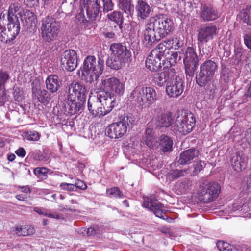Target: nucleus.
<instances>
[{"mask_svg":"<svg viewBox=\"0 0 251 251\" xmlns=\"http://www.w3.org/2000/svg\"><path fill=\"white\" fill-rule=\"evenodd\" d=\"M172 41V48H174L175 50H178L183 45V42L180 40V38L173 37L171 39Z\"/></svg>","mask_w":251,"mask_h":251,"instance_id":"nucleus-50","label":"nucleus"},{"mask_svg":"<svg viewBox=\"0 0 251 251\" xmlns=\"http://www.w3.org/2000/svg\"><path fill=\"white\" fill-rule=\"evenodd\" d=\"M111 57L106 62L107 67L114 70H119L130 59L131 54L126 46L121 43H113L110 45Z\"/></svg>","mask_w":251,"mask_h":251,"instance_id":"nucleus-2","label":"nucleus"},{"mask_svg":"<svg viewBox=\"0 0 251 251\" xmlns=\"http://www.w3.org/2000/svg\"><path fill=\"white\" fill-rule=\"evenodd\" d=\"M13 95L14 96V99L16 101L20 102L22 101L23 96L22 95L21 91L19 87H14Z\"/></svg>","mask_w":251,"mask_h":251,"instance_id":"nucleus-53","label":"nucleus"},{"mask_svg":"<svg viewBox=\"0 0 251 251\" xmlns=\"http://www.w3.org/2000/svg\"><path fill=\"white\" fill-rule=\"evenodd\" d=\"M85 101H76L74 97L65 96L64 100L65 111L70 115L80 113L83 110V107Z\"/></svg>","mask_w":251,"mask_h":251,"instance_id":"nucleus-17","label":"nucleus"},{"mask_svg":"<svg viewBox=\"0 0 251 251\" xmlns=\"http://www.w3.org/2000/svg\"><path fill=\"white\" fill-rule=\"evenodd\" d=\"M98 96L103 110V116H105L115 106L116 102L114 96L109 95L103 92L98 91Z\"/></svg>","mask_w":251,"mask_h":251,"instance_id":"nucleus-19","label":"nucleus"},{"mask_svg":"<svg viewBox=\"0 0 251 251\" xmlns=\"http://www.w3.org/2000/svg\"><path fill=\"white\" fill-rule=\"evenodd\" d=\"M135 9L138 19L142 20L149 17L152 11L151 6L144 0L138 1Z\"/></svg>","mask_w":251,"mask_h":251,"instance_id":"nucleus-24","label":"nucleus"},{"mask_svg":"<svg viewBox=\"0 0 251 251\" xmlns=\"http://www.w3.org/2000/svg\"><path fill=\"white\" fill-rule=\"evenodd\" d=\"M248 205L246 204H242V202H241V200H239L236 203H234L232 205V211H236L237 210H240L241 211H243V213H246V216H248V215H250L251 213H247L248 209Z\"/></svg>","mask_w":251,"mask_h":251,"instance_id":"nucleus-40","label":"nucleus"},{"mask_svg":"<svg viewBox=\"0 0 251 251\" xmlns=\"http://www.w3.org/2000/svg\"><path fill=\"white\" fill-rule=\"evenodd\" d=\"M104 61L99 58L97 61L94 56H87L84 61L81 70L83 79L92 83L98 80L104 70Z\"/></svg>","mask_w":251,"mask_h":251,"instance_id":"nucleus-1","label":"nucleus"},{"mask_svg":"<svg viewBox=\"0 0 251 251\" xmlns=\"http://www.w3.org/2000/svg\"><path fill=\"white\" fill-rule=\"evenodd\" d=\"M100 5L98 3L97 0L95 2H90L84 5V8L86 10V14L88 20H86L87 22L89 21H93L96 19L99 16L100 11Z\"/></svg>","mask_w":251,"mask_h":251,"instance_id":"nucleus-29","label":"nucleus"},{"mask_svg":"<svg viewBox=\"0 0 251 251\" xmlns=\"http://www.w3.org/2000/svg\"><path fill=\"white\" fill-rule=\"evenodd\" d=\"M33 157L35 160L43 161L46 160V157L43 153L40 151H36L33 155Z\"/></svg>","mask_w":251,"mask_h":251,"instance_id":"nucleus-55","label":"nucleus"},{"mask_svg":"<svg viewBox=\"0 0 251 251\" xmlns=\"http://www.w3.org/2000/svg\"><path fill=\"white\" fill-rule=\"evenodd\" d=\"M33 100L43 104H48L50 99V95L45 89H39L36 87L32 88Z\"/></svg>","mask_w":251,"mask_h":251,"instance_id":"nucleus-26","label":"nucleus"},{"mask_svg":"<svg viewBox=\"0 0 251 251\" xmlns=\"http://www.w3.org/2000/svg\"><path fill=\"white\" fill-rule=\"evenodd\" d=\"M8 31L5 28L0 31V40L4 43H7L13 41Z\"/></svg>","mask_w":251,"mask_h":251,"instance_id":"nucleus-46","label":"nucleus"},{"mask_svg":"<svg viewBox=\"0 0 251 251\" xmlns=\"http://www.w3.org/2000/svg\"><path fill=\"white\" fill-rule=\"evenodd\" d=\"M96 96L89 98L88 100L87 106L90 113L95 117H103V110L98 96V91L95 90Z\"/></svg>","mask_w":251,"mask_h":251,"instance_id":"nucleus-21","label":"nucleus"},{"mask_svg":"<svg viewBox=\"0 0 251 251\" xmlns=\"http://www.w3.org/2000/svg\"><path fill=\"white\" fill-rule=\"evenodd\" d=\"M200 17L204 21H211L220 17L219 12L210 4L201 5Z\"/></svg>","mask_w":251,"mask_h":251,"instance_id":"nucleus-22","label":"nucleus"},{"mask_svg":"<svg viewBox=\"0 0 251 251\" xmlns=\"http://www.w3.org/2000/svg\"><path fill=\"white\" fill-rule=\"evenodd\" d=\"M243 41L246 47L251 50V29L247 28L243 31Z\"/></svg>","mask_w":251,"mask_h":251,"instance_id":"nucleus-42","label":"nucleus"},{"mask_svg":"<svg viewBox=\"0 0 251 251\" xmlns=\"http://www.w3.org/2000/svg\"><path fill=\"white\" fill-rule=\"evenodd\" d=\"M195 124V115L190 112L182 111L177 113L176 121L171 129L175 133L185 135L192 130Z\"/></svg>","mask_w":251,"mask_h":251,"instance_id":"nucleus-4","label":"nucleus"},{"mask_svg":"<svg viewBox=\"0 0 251 251\" xmlns=\"http://www.w3.org/2000/svg\"><path fill=\"white\" fill-rule=\"evenodd\" d=\"M21 189V191L25 193H28L30 192V189L28 186H21L19 187Z\"/></svg>","mask_w":251,"mask_h":251,"instance_id":"nucleus-64","label":"nucleus"},{"mask_svg":"<svg viewBox=\"0 0 251 251\" xmlns=\"http://www.w3.org/2000/svg\"><path fill=\"white\" fill-rule=\"evenodd\" d=\"M127 131L123 125L118 122L109 125L105 129V135L110 138H119L123 137Z\"/></svg>","mask_w":251,"mask_h":251,"instance_id":"nucleus-20","label":"nucleus"},{"mask_svg":"<svg viewBox=\"0 0 251 251\" xmlns=\"http://www.w3.org/2000/svg\"><path fill=\"white\" fill-rule=\"evenodd\" d=\"M103 92L109 95H122L125 90V85L116 77H105L101 80L100 88L95 90Z\"/></svg>","mask_w":251,"mask_h":251,"instance_id":"nucleus-13","label":"nucleus"},{"mask_svg":"<svg viewBox=\"0 0 251 251\" xmlns=\"http://www.w3.org/2000/svg\"><path fill=\"white\" fill-rule=\"evenodd\" d=\"M130 97L141 105H150L157 98L155 89L152 87L137 86L131 93Z\"/></svg>","mask_w":251,"mask_h":251,"instance_id":"nucleus-8","label":"nucleus"},{"mask_svg":"<svg viewBox=\"0 0 251 251\" xmlns=\"http://www.w3.org/2000/svg\"><path fill=\"white\" fill-rule=\"evenodd\" d=\"M206 163L204 161H199L194 163V172H201L206 167Z\"/></svg>","mask_w":251,"mask_h":251,"instance_id":"nucleus-51","label":"nucleus"},{"mask_svg":"<svg viewBox=\"0 0 251 251\" xmlns=\"http://www.w3.org/2000/svg\"><path fill=\"white\" fill-rule=\"evenodd\" d=\"M74 185L75 186V188H78L80 189L84 190L87 188L86 184L84 183V182L80 180H76Z\"/></svg>","mask_w":251,"mask_h":251,"instance_id":"nucleus-59","label":"nucleus"},{"mask_svg":"<svg viewBox=\"0 0 251 251\" xmlns=\"http://www.w3.org/2000/svg\"><path fill=\"white\" fill-rule=\"evenodd\" d=\"M157 126L169 127L172 126L173 121L172 113L167 112L162 113L155 118Z\"/></svg>","mask_w":251,"mask_h":251,"instance_id":"nucleus-31","label":"nucleus"},{"mask_svg":"<svg viewBox=\"0 0 251 251\" xmlns=\"http://www.w3.org/2000/svg\"><path fill=\"white\" fill-rule=\"evenodd\" d=\"M164 42L166 44V45H164L166 48V49L169 51V48H171V45H172L171 39L165 40H164ZM167 54H168L169 56H168L169 58H170L171 57V54L170 55L169 52H168V53H167Z\"/></svg>","mask_w":251,"mask_h":251,"instance_id":"nucleus-62","label":"nucleus"},{"mask_svg":"<svg viewBox=\"0 0 251 251\" xmlns=\"http://www.w3.org/2000/svg\"><path fill=\"white\" fill-rule=\"evenodd\" d=\"M60 186L63 190L69 191H74L75 189L74 184L72 183H61Z\"/></svg>","mask_w":251,"mask_h":251,"instance_id":"nucleus-56","label":"nucleus"},{"mask_svg":"<svg viewBox=\"0 0 251 251\" xmlns=\"http://www.w3.org/2000/svg\"><path fill=\"white\" fill-rule=\"evenodd\" d=\"M246 97L251 98V82L249 84L248 88L244 94Z\"/></svg>","mask_w":251,"mask_h":251,"instance_id":"nucleus-63","label":"nucleus"},{"mask_svg":"<svg viewBox=\"0 0 251 251\" xmlns=\"http://www.w3.org/2000/svg\"><path fill=\"white\" fill-rule=\"evenodd\" d=\"M192 182L189 179H184L177 184V188L181 193H185L191 189Z\"/></svg>","mask_w":251,"mask_h":251,"instance_id":"nucleus-41","label":"nucleus"},{"mask_svg":"<svg viewBox=\"0 0 251 251\" xmlns=\"http://www.w3.org/2000/svg\"><path fill=\"white\" fill-rule=\"evenodd\" d=\"M184 83L182 77L176 76L167 83L166 92L171 98H177L183 92Z\"/></svg>","mask_w":251,"mask_h":251,"instance_id":"nucleus-14","label":"nucleus"},{"mask_svg":"<svg viewBox=\"0 0 251 251\" xmlns=\"http://www.w3.org/2000/svg\"><path fill=\"white\" fill-rule=\"evenodd\" d=\"M177 53H172L171 57H166V60H163V71L161 72H155L151 75L152 83L155 85L161 87L168 81L174 78L176 75L175 69L172 65L177 62Z\"/></svg>","mask_w":251,"mask_h":251,"instance_id":"nucleus-3","label":"nucleus"},{"mask_svg":"<svg viewBox=\"0 0 251 251\" xmlns=\"http://www.w3.org/2000/svg\"><path fill=\"white\" fill-rule=\"evenodd\" d=\"M42 25L40 30L41 37L45 42L50 43L55 39L60 28V24L49 16H46L41 20Z\"/></svg>","mask_w":251,"mask_h":251,"instance_id":"nucleus-9","label":"nucleus"},{"mask_svg":"<svg viewBox=\"0 0 251 251\" xmlns=\"http://www.w3.org/2000/svg\"><path fill=\"white\" fill-rule=\"evenodd\" d=\"M9 78V75L6 71L0 70V89L4 86Z\"/></svg>","mask_w":251,"mask_h":251,"instance_id":"nucleus-49","label":"nucleus"},{"mask_svg":"<svg viewBox=\"0 0 251 251\" xmlns=\"http://www.w3.org/2000/svg\"><path fill=\"white\" fill-rule=\"evenodd\" d=\"M114 4L112 0L103 2V10L104 12H108L114 8Z\"/></svg>","mask_w":251,"mask_h":251,"instance_id":"nucleus-52","label":"nucleus"},{"mask_svg":"<svg viewBox=\"0 0 251 251\" xmlns=\"http://www.w3.org/2000/svg\"><path fill=\"white\" fill-rule=\"evenodd\" d=\"M144 201L143 206L152 211L156 216L164 219L163 214L164 210L163 209V205L159 202L157 201L156 199L153 196L147 197L144 198Z\"/></svg>","mask_w":251,"mask_h":251,"instance_id":"nucleus-18","label":"nucleus"},{"mask_svg":"<svg viewBox=\"0 0 251 251\" xmlns=\"http://www.w3.org/2000/svg\"><path fill=\"white\" fill-rule=\"evenodd\" d=\"M15 232L18 236H25L33 234L35 230L29 226H19L15 228Z\"/></svg>","mask_w":251,"mask_h":251,"instance_id":"nucleus-35","label":"nucleus"},{"mask_svg":"<svg viewBox=\"0 0 251 251\" xmlns=\"http://www.w3.org/2000/svg\"><path fill=\"white\" fill-rule=\"evenodd\" d=\"M15 153L18 156L21 157H25L26 153L25 150L23 147L19 148L18 149L15 151Z\"/></svg>","mask_w":251,"mask_h":251,"instance_id":"nucleus-60","label":"nucleus"},{"mask_svg":"<svg viewBox=\"0 0 251 251\" xmlns=\"http://www.w3.org/2000/svg\"><path fill=\"white\" fill-rule=\"evenodd\" d=\"M199 151L195 148H191L181 152L179 156L178 163L184 165L189 164L195 158L198 156Z\"/></svg>","mask_w":251,"mask_h":251,"instance_id":"nucleus-28","label":"nucleus"},{"mask_svg":"<svg viewBox=\"0 0 251 251\" xmlns=\"http://www.w3.org/2000/svg\"><path fill=\"white\" fill-rule=\"evenodd\" d=\"M61 82L58 77L55 75H50L46 80L47 89L52 93L56 92L60 87Z\"/></svg>","mask_w":251,"mask_h":251,"instance_id":"nucleus-32","label":"nucleus"},{"mask_svg":"<svg viewBox=\"0 0 251 251\" xmlns=\"http://www.w3.org/2000/svg\"><path fill=\"white\" fill-rule=\"evenodd\" d=\"M34 211L40 215H43L47 216L50 218H54V219H57L60 218V216L58 214L48 213L47 212V210L42 209L39 207H35L34 208Z\"/></svg>","mask_w":251,"mask_h":251,"instance_id":"nucleus-48","label":"nucleus"},{"mask_svg":"<svg viewBox=\"0 0 251 251\" xmlns=\"http://www.w3.org/2000/svg\"><path fill=\"white\" fill-rule=\"evenodd\" d=\"M33 173H48V169L45 167H37L33 168Z\"/></svg>","mask_w":251,"mask_h":251,"instance_id":"nucleus-61","label":"nucleus"},{"mask_svg":"<svg viewBox=\"0 0 251 251\" xmlns=\"http://www.w3.org/2000/svg\"><path fill=\"white\" fill-rule=\"evenodd\" d=\"M60 61L63 68L73 71L77 65V54L73 50H66L61 54Z\"/></svg>","mask_w":251,"mask_h":251,"instance_id":"nucleus-15","label":"nucleus"},{"mask_svg":"<svg viewBox=\"0 0 251 251\" xmlns=\"http://www.w3.org/2000/svg\"><path fill=\"white\" fill-rule=\"evenodd\" d=\"M24 137L29 141H37L40 138V134L36 131H28L24 133Z\"/></svg>","mask_w":251,"mask_h":251,"instance_id":"nucleus-44","label":"nucleus"},{"mask_svg":"<svg viewBox=\"0 0 251 251\" xmlns=\"http://www.w3.org/2000/svg\"><path fill=\"white\" fill-rule=\"evenodd\" d=\"M135 122V117L131 114L124 115L119 118V122L121 125H123L124 127L127 131L128 128H130L133 126Z\"/></svg>","mask_w":251,"mask_h":251,"instance_id":"nucleus-36","label":"nucleus"},{"mask_svg":"<svg viewBox=\"0 0 251 251\" xmlns=\"http://www.w3.org/2000/svg\"><path fill=\"white\" fill-rule=\"evenodd\" d=\"M107 18L109 20L116 23L120 29L123 28L124 22V17L122 13L120 11H114L107 15Z\"/></svg>","mask_w":251,"mask_h":251,"instance_id":"nucleus-37","label":"nucleus"},{"mask_svg":"<svg viewBox=\"0 0 251 251\" xmlns=\"http://www.w3.org/2000/svg\"><path fill=\"white\" fill-rule=\"evenodd\" d=\"M87 90L84 85L76 82H73L67 87L66 96L77 98L78 100L85 101Z\"/></svg>","mask_w":251,"mask_h":251,"instance_id":"nucleus-16","label":"nucleus"},{"mask_svg":"<svg viewBox=\"0 0 251 251\" xmlns=\"http://www.w3.org/2000/svg\"><path fill=\"white\" fill-rule=\"evenodd\" d=\"M197 32V44L199 50L202 51L204 54H208V52L204 50V45L208 41L213 40L216 36V26L212 24H203L200 26Z\"/></svg>","mask_w":251,"mask_h":251,"instance_id":"nucleus-12","label":"nucleus"},{"mask_svg":"<svg viewBox=\"0 0 251 251\" xmlns=\"http://www.w3.org/2000/svg\"><path fill=\"white\" fill-rule=\"evenodd\" d=\"M243 190L248 192H251V174L249 175L243 185Z\"/></svg>","mask_w":251,"mask_h":251,"instance_id":"nucleus-57","label":"nucleus"},{"mask_svg":"<svg viewBox=\"0 0 251 251\" xmlns=\"http://www.w3.org/2000/svg\"><path fill=\"white\" fill-rule=\"evenodd\" d=\"M117 6L119 9L128 15H133L134 5L133 0H117Z\"/></svg>","mask_w":251,"mask_h":251,"instance_id":"nucleus-33","label":"nucleus"},{"mask_svg":"<svg viewBox=\"0 0 251 251\" xmlns=\"http://www.w3.org/2000/svg\"><path fill=\"white\" fill-rule=\"evenodd\" d=\"M106 192L111 197L122 198L124 196L120 189L116 187L107 189Z\"/></svg>","mask_w":251,"mask_h":251,"instance_id":"nucleus-47","label":"nucleus"},{"mask_svg":"<svg viewBox=\"0 0 251 251\" xmlns=\"http://www.w3.org/2000/svg\"><path fill=\"white\" fill-rule=\"evenodd\" d=\"M247 160V158L242 153L236 152L232 154L231 163L235 171H242V167H244Z\"/></svg>","mask_w":251,"mask_h":251,"instance_id":"nucleus-30","label":"nucleus"},{"mask_svg":"<svg viewBox=\"0 0 251 251\" xmlns=\"http://www.w3.org/2000/svg\"><path fill=\"white\" fill-rule=\"evenodd\" d=\"M21 9V7L20 3H14L11 4L9 7L7 18L18 17L16 14L17 13L19 15V13L22 12Z\"/></svg>","mask_w":251,"mask_h":251,"instance_id":"nucleus-39","label":"nucleus"},{"mask_svg":"<svg viewBox=\"0 0 251 251\" xmlns=\"http://www.w3.org/2000/svg\"><path fill=\"white\" fill-rule=\"evenodd\" d=\"M19 16L21 20L28 27L32 26V24H35V14L27 9H23L22 12L19 13Z\"/></svg>","mask_w":251,"mask_h":251,"instance_id":"nucleus-34","label":"nucleus"},{"mask_svg":"<svg viewBox=\"0 0 251 251\" xmlns=\"http://www.w3.org/2000/svg\"><path fill=\"white\" fill-rule=\"evenodd\" d=\"M181 50L175 52L177 53V61L183 58L186 77H192L199 62L196 50L193 47H189L185 50L181 49Z\"/></svg>","mask_w":251,"mask_h":251,"instance_id":"nucleus-5","label":"nucleus"},{"mask_svg":"<svg viewBox=\"0 0 251 251\" xmlns=\"http://www.w3.org/2000/svg\"><path fill=\"white\" fill-rule=\"evenodd\" d=\"M239 17L244 23L251 26V5L243 9L240 12Z\"/></svg>","mask_w":251,"mask_h":251,"instance_id":"nucleus-38","label":"nucleus"},{"mask_svg":"<svg viewBox=\"0 0 251 251\" xmlns=\"http://www.w3.org/2000/svg\"><path fill=\"white\" fill-rule=\"evenodd\" d=\"M156 147L163 152L170 153L173 151V141L170 137L165 134L160 135L157 140Z\"/></svg>","mask_w":251,"mask_h":251,"instance_id":"nucleus-25","label":"nucleus"},{"mask_svg":"<svg viewBox=\"0 0 251 251\" xmlns=\"http://www.w3.org/2000/svg\"><path fill=\"white\" fill-rule=\"evenodd\" d=\"M146 25L152 27L162 38L171 33L174 27L172 19L166 15L161 14L151 17Z\"/></svg>","mask_w":251,"mask_h":251,"instance_id":"nucleus-6","label":"nucleus"},{"mask_svg":"<svg viewBox=\"0 0 251 251\" xmlns=\"http://www.w3.org/2000/svg\"><path fill=\"white\" fill-rule=\"evenodd\" d=\"M220 190L221 187L217 182L201 180L198 192L199 200L203 203H209L217 198Z\"/></svg>","mask_w":251,"mask_h":251,"instance_id":"nucleus-7","label":"nucleus"},{"mask_svg":"<svg viewBox=\"0 0 251 251\" xmlns=\"http://www.w3.org/2000/svg\"><path fill=\"white\" fill-rule=\"evenodd\" d=\"M101 35L105 38L108 39H113L115 37V34L113 31H105V29L103 28L101 30Z\"/></svg>","mask_w":251,"mask_h":251,"instance_id":"nucleus-58","label":"nucleus"},{"mask_svg":"<svg viewBox=\"0 0 251 251\" xmlns=\"http://www.w3.org/2000/svg\"><path fill=\"white\" fill-rule=\"evenodd\" d=\"M200 69L196 75V81L200 87H203L213 79L218 66L214 61L208 60L201 65Z\"/></svg>","mask_w":251,"mask_h":251,"instance_id":"nucleus-11","label":"nucleus"},{"mask_svg":"<svg viewBox=\"0 0 251 251\" xmlns=\"http://www.w3.org/2000/svg\"><path fill=\"white\" fill-rule=\"evenodd\" d=\"M152 124L148 123L146 127L145 135L143 137H148L155 136L154 132L153 131V127L151 126Z\"/></svg>","mask_w":251,"mask_h":251,"instance_id":"nucleus-54","label":"nucleus"},{"mask_svg":"<svg viewBox=\"0 0 251 251\" xmlns=\"http://www.w3.org/2000/svg\"><path fill=\"white\" fill-rule=\"evenodd\" d=\"M144 142L146 145L150 149L156 148L157 144V141L156 140L155 136L151 137H143Z\"/></svg>","mask_w":251,"mask_h":251,"instance_id":"nucleus-45","label":"nucleus"},{"mask_svg":"<svg viewBox=\"0 0 251 251\" xmlns=\"http://www.w3.org/2000/svg\"><path fill=\"white\" fill-rule=\"evenodd\" d=\"M168 53V50L162 43H160L156 48L153 50L147 57L145 64L146 68L151 71H158L161 68V60H165V58Z\"/></svg>","mask_w":251,"mask_h":251,"instance_id":"nucleus-10","label":"nucleus"},{"mask_svg":"<svg viewBox=\"0 0 251 251\" xmlns=\"http://www.w3.org/2000/svg\"><path fill=\"white\" fill-rule=\"evenodd\" d=\"M143 42L147 47H151L153 44H155L162 38L151 26H147L143 32Z\"/></svg>","mask_w":251,"mask_h":251,"instance_id":"nucleus-23","label":"nucleus"},{"mask_svg":"<svg viewBox=\"0 0 251 251\" xmlns=\"http://www.w3.org/2000/svg\"><path fill=\"white\" fill-rule=\"evenodd\" d=\"M7 31L9 33L11 38L14 40L20 33L21 26L18 17L7 18Z\"/></svg>","mask_w":251,"mask_h":251,"instance_id":"nucleus-27","label":"nucleus"},{"mask_svg":"<svg viewBox=\"0 0 251 251\" xmlns=\"http://www.w3.org/2000/svg\"><path fill=\"white\" fill-rule=\"evenodd\" d=\"M217 248L220 251H238L237 249L227 242L219 241L216 244Z\"/></svg>","mask_w":251,"mask_h":251,"instance_id":"nucleus-43","label":"nucleus"}]
</instances>
